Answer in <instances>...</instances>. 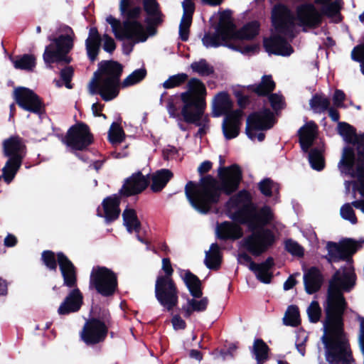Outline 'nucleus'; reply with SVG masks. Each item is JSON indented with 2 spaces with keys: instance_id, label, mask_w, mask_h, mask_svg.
Wrapping results in <instances>:
<instances>
[{
  "instance_id": "f257e3e1",
  "label": "nucleus",
  "mask_w": 364,
  "mask_h": 364,
  "mask_svg": "<svg viewBox=\"0 0 364 364\" xmlns=\"http://www.w3.org/2000/svg\"><path fill=\"white\" fill-rule=\"evenodd\" d=\"M226 209L230 218L245 225L251 232L240 241L241 247L249 253L259 256L274 244V233L264 228L272 220V211L267 205L257 210L248 191L242 190L232 196L226 203Z\"/></svg>"
},
{
  "instance_id": "f03ea898",
  "label": "nucleus",
  "mask_w": 364,
  "mask_h": 364,
  "mask_svg": "<svg viewBox=\"0 0 364 364\" xmlns=\"http://www.w3.org/2000/svg\"><path fill=\"white\" fill-rule=\"evenodd\" d=\"M360 245L355 240L346 239L340 243L328 242L325 258L329 263L346 260L344 267L338 269L329 281L326 301L323 305L328 323L341 328V318L347 307L343 292L350 291L355 285L356 276L351 262V256Z\"/></svg>"
},
{
  "instance_id": "7ed1b4c3",
  "label": "nucleus",
  "mask_w": 364,
  "mask_h": 364,
  "mask_svg": "<svg viewBox=\"0 0 364 364\" xmlns=\"http://www.w3.org/2000/svg\"><path fill=\"white\" fill-rule=\"evenodd\" d=\"M143 7L146 14V28L139 20L141 7L133 5L129 0L120 1L119 11L124 18L122 23L111 15L106 18L115 38L128 41L127 45H123L124 53L127 55L132 51L135 44L145 42L149 36H154L156 28L163 22L164 15L156 0H143Z\"/></svg>"
},
{
  "instance_id": "20e7f679",
  "label": "nucleus",
  "mask_w": 364,
  "mask_h": 364,
  "mask_svg": "<svg viewBox=\"0 0 364 364\" xmlns=\"http://www.w3.org/2000/svg\"><path fill=\"white\" fill-rule=\"evenodd\" d=\"M296 20L297 25L302 27L304 31H306L321 24V13L314 4L309 2L296 6V16L288 7L280 4L275 6L272 12L274 32L269 38L264 40L267 52L282 56H289L294 52L287 38L292 39L295 36Z\"/></svg>"
},
{
  "instance_id": "39448f33",
  "label": "nucleus",
  "mask_w": 364,
  "mask_h": 364,
  "mask_svg": "<svg viewBox=\"0 0 364 364\" xmlns=\"http://www.w3.org/2000/svg\"><path fill=\"white\" fill-rule=\"evenodd\" d=\"M225 160L220 156V166L217 181L210 176L203 177L198 183L188 181L185 194L191 205L198 213H208L219 201L220 193L230 195L239 187L242 178V171L237 164L223 167Z\"/></svg>"
},
{
  "instance_id": "423d86ee",
  "label": "nucleus",
  "mask_w": 364,
  "mask_h": 364,
  "mask_svg": "<svg viewBox=\"0 0 364 364\" xmlns=\"http://www.w3.org/2000/svg\"><path fill=\"white\" fill-rule=\"evenodd\" d=\"M338 130L346 141H353L358 154L356 159L352 148H344L338 168L341 173L357 178L358 191L364 197V136L356 137L355 129L346 122H339Z\"/></svg>"
},
{
  "instance_id": "0eeeda50",
  "label": "nucleus",
  "mask_w": 364,
  "mask_h": 364,
  "mask_svg": "<svg viewBox=\"0 0 364 364\" xmlns=\"http://www.w3.org/2000/svg\"><path fill=\"white\" fill-rule=\"evenodd\" d=\"M187 90L179 95L169 96L165 104L170 117L184 121H190L191 113L206 96V88L203 82L198 78H191L186 85Z\"/></svg>"
},
{
  "instance_id": "6e6552de",
  "label": "nucleus",
  "mask_w": 364,
  "mask_h": 364,
  "mask_svg": "<svg viewBox=\"0 0 364 364\" xmlns=\"http://www.w3.org/2000/svg\"><path fill=\"white\" fill-rule=\"evenodd\" d=\"M341 328L328 323V318L323 322V335L321 341L325 348V356L330 364H353L350 345L343 331V316Z\"/></svg>"
},
{
  "instance_id": "1a4fd4ad",
  "label": "nucleus",
  "mask_w": 364,
  "mask_h": 364,
  "mask_svg": "<svg viewBox=\"0 0 364 364\" xmlns=\"http://www.w3.org/2000/svg\"><path fill=\"white\" fill-rule=\"evenodd\" d=\"M100 70L98 79H92L90 82V92L92 95L98 93L105 101H110L119 94L122 66L114 61L101 62Z\"/></svg>"
},
{
  "instance_id": "9d476101",
  "label": "nucleus",
  "mask_w": 364,
  "mask_h": 364,
  "mask_svg": "<svg viewBox=\"0 0 364 364\" xmlns=\"http://www.w3.org/2000/svg\"><path fill=\"white\" fill-rule=\"evenodd\" d=\"M60 34L56 37L49 36L48 40L50 42L46 46L43 59L48 68H51L53 63L68 65L72 61L69 53L74 47L75 33L68 26H63L60 28Z\"/></svg>"
},
{
  "instance_id": "9b49d317",
  "label": "nucleus",
  "mask_w": 364,
  "mask_h": 364,
  "mask_svg": "<svg viewBox=\"0 0 364 364\" xmlns=\"http://www.w3.org/2000/svg\"><path fill=\"white\" fill-rule=\"evenodd\" d=\"M233 102L226 92L218 93L213 101V117L225 115L222 123L225 138L230 140L237 137L240 133L243 112L240 109L232 110Z\"/></svg>"
},
{
  "instance_id": "f8f14e48",
  "label": "nucleus",
  "mask_w": 364,
  "mask_h": 364,
  "mask_svg": "<svg viewBox=\"0 0 364 364\" xmlns=\"http://www.w3.org/2000/svg\"><path fill=\"white\" fill-rule=\"evenodd\" d=\"M3 154L8 160L2 168V176L9 184L14 180L26 156V146L22 139L11 136L5 139L3 141Z\"/></svg>"
},
{
  "instance_id": "ddd939ff",
  "label": "nucleus",
  "mask_w": 364,
  "mask_h": 364,
  "mask_svg": "<svg viewBox=\"0 0 364 364\" xmlns=\"http://www.w3.org/2000/svg\"><path fill=\"white\" fill-rule=\"evenodd\" d=\"M231 11L225 10L220 13L219 22L213 33H205L202 38L203 46L207 48H218L227 46V42L233 39L234 25L231 20Z\"/></svg>"
},
{
  "instance_id": "4468645a",
  "label": "nucleus",
  "mask_w": 364,
  "mask_h": 364,
  "mask_svg": "<svg viewBox=\"0 0 364 364\" xmlns=\"http://www.w3.org/2000/svg\"><path fill=\"white\" fill-rule=\"evenodd\" d=\"M183 279L188 289L191 294L194 297L188 299L187 303L182 306L184 316L188 318L193 312L204 311L208 306V299L206 297L197 300L195 298H200L202 296L201 283L200 279L189 271L184 272Z\"/></svg>"
},
{
  "instance_id": "2eb2a0df",
  "label": "nucleus",
  "mask_w": 364,
  "mask_h": 364,
  "mask_svg": "<svg viewBox=\"0 0 364 364\" xmlns=\"http://www.w3.org/2000/svg\"><path fill=\"white\" fill-rule=\"evenodd\" d=\"M274 123L273 112L269 109L264 108L249 115L247 119L245 132L251 140L257 139L258 141H262L265 134L262 132L257 133V131L269 129L273 127Z\"/></svg>"
},
{
  "instance_id": "dca6fc26",
  "label": "nucleus",
  "mask_w": 364,
  "mask_h": 364,
  "mask_svg": "<svg viewBox=\"0 0 364 364\" xmlns=\"http://www.w3.org/2000/svg\"><path fill=\"white\" fill-rule=\"evenodd\" d=\"M90 286L104 296H112L117 288V275L105 267H94L90 274Z\"/></svg>"
},
{
  "instance_id": "f3484780",
  "label": "nucleus",
  "mask_w": 364,
  "mask_h": 364,
  "mask_svg": "<svg viewBox=\"0 0 364 364\" xmlns=\"http://www.w3.org/2000/svg\"><path fill=\"white\" fill-rule=\"evenodd\" d=\"M178 290L168 277H158L155 284V296L159 303L168 311H171L178 301Z\"/></svg>"
},
{
  "instance_id": "a211bd4d",
  "label": "nucleus",
  "mask_w": 364,
  "mask_h": 364,
  "mask_svg": "<svg viewBox=\"0 0 364 364\" xmlns=\"http://www.w3.org/2000/svg\"><path fill=\"white\" fill-rule=\"evenodd\" d=\"M93 141L89 127L82 123L71 127L63 142L74 150H84Z\"/></svg>"
},
{
  "instance_id": "6ab92c4d",
  "label": "nucleus",
  "mask_w": 364,
  "mask_h": 364,
  "mask_svg": "<svg viewBox=\"0 0 364 364\" xmlns=\"http://www.w3.org/2000/svg\"><path fill=\"white\" fill-rule=\"evenodd\" d=\"M108 333V326L105 321L92 318L86 321L80 338L87 346H94L103 342Z\"/></svg>"
},
{
  "instance_id": "aec40b11",
  "label": "nucleus",
  "mask_w": 364,
  "mask_h": 364,
  "mask_svg": "<svg viewBox=\"0 0 364 364\" xmlns=\"http://www.w3.org/2000/svg\"><path fill=\"white\" fill-rule=\"evenodd\" d=\"M16 103L23 109L41 115L44 110L43 104L38 96L31 90L26 87L14 90Z\"/></svg>"
},
{
  "instance_id": "412c9836",
  "label": "nucleus",
  "mask_w": 364,
  "mask_h": 364,
  "mask_svg": "<svg viewBox=\"0 0 364 364\" xmlns=\"http://www.w3.org/2000/svg\"><path fill=\"white\" fill-rule=\"evenodd\" d=\"M149 181L141 172L133 173L126 180L120 192L125 196L138 194L143 191L148 186Z\"/></svg>"
},
{
  "instance_id": "4be33fe9",
  "label": "nucleus",
  "mask_w": 364,
  "mask_h": 364,
  "mask_svg": "<svg viewBox=\"0 0 364 364\" xmlns=\"http://www.w3.org/2000/svg\"><path fill=\"white\" fill-rule=\"evenodd\" d=\"M57 259L63 278V284L70 288L75 287L76 271L72 262L63 252L58 253Z\"/></svg>"
},
{
  "instance_id": "5701e85b",
  "label": "nucleus",
  "mask_w": 364,
  "mask_h": 364,
  "mask_svg": "<svg viewBox=\"0 0 364 364\" xmlns=\"http://www.w3.org/2000/svg\"><path fill=\"white\" fill-rule=\"evenodd\" d=\"M206 107L205 97L200 101L194 110L191 113L192 114L190 121H186L188 123L195 124L199 127L197 136L202 137L207 133L209 129V117L204 114V110Z\"/></svg>"
},
{
  "instance_id": "b1692460",
  "label": "nucleus",
  "mask_w": 364,
  "mask_h": 364,
  "mask_svg": "<svg viewBox=\"0 0 364 364\" xmlns=\"http://www.w3.org/2000/svg\"><path fill=\"white\" fill-rule=\"evenodd\" d=\"M119 203L120 196L119 195L114 194L107 197L102 202L103 213L98 208L97 215L104 217L107 223L115 220L120 213Z\"/></svg>"
},
{
  "instance_id": "393cba45",
  "label": "nucleus",
  "mask_w": 364,
  "mask_h": 364,
  "mask_svg": "<svg viewBox=\"0 0 364 364\" xmlns=\"http://www.w3.org/2000/svg\"><path fill=\"white\" fill-rule=\"evenodd\" d=\"M82 304V295L78 289H74L65 297L60 305L58 313L59 315H67L77 311Z\"/></svg>"
},
{
  "instance_id": "a878e982",
  "label": "nucleus",
  "mask_w": 364,
  "mask_h": 364,
  "mask_svg": "<svg viewBox=\"0 0 364 364\" xmlns=\"http://www.w3.org/2000/svg\"><path fill=\"white\" fill-rule=\"evenodd\" d=\"M323 282V274L317 267H312L304 274V287L309 294L317 292L321 289Z\"/></svg>"
},
{
  "instance_id": "bb28decb",
  "label": "nucleus",
  "mask_w": 364,
  "mask_h": 364,
  "mask_svg": "<svg viewBox=\"0 0 364 364\" xmlns=\"http://www.w3.org/2000/svg\"><path fill=\"white\" fill-rule=\"evenodd\" d=\"M317 126L314 122H309L301 127L299 131V143L304 153H308L316 136Z\"/></svg>"
},
{
  "instance_id": "cd10ccee",
  "label": "nucleus",
  "mask_w": 364,
  "mask_h": 364,
  "mask_svg": "<svg viewBox=\"0 0 364 364\" xmlns=\"http://www.w3.org/2000/svg\"><path fill=\"white\" fill-rule=\"evenodd\" d=\"M122 217L124 225L127 230L129 233L134 232L136 234L137 240L146 244V242L139 235L141 230V223L138 219L136 211L132 208H126L122 213Z\"/></svg>"
},
{
  "instance_id": "c85d7f7f",
  "label": "nucleus",
  "mask_w": 364,
  "mask_h": 364,
  "mask_svg": "<svg viewBox=\"0 0 364 364\" xmlns=\"http://www.w3.org/2000/svg\"><path fill=\"white\" fill-rule=\"evenodd\" d=\"M274 259L272 257H269L265 261L257 264L256 262L252 263V267L256 268L255 276L256 278L262 283L269 284L273 277V274L271 269L274 266Z\"/></svg>"
},
{
  "instance_id": "c756f323",
  "label": "nucleus",
  "mask_w": 364,
  "mask_h": 364,
  "mask_svg": "<svg viewBox=\"0 0 364 364\" xmlns=\"http://www.w3.org/2000/svg\"><path fill=\"white\" fill-rule=\"evenodd\" d=\"M216 232L221 239H238L243 234L242 228L238 225L228 221L218 224Z\"/></svg>"
},
{
  "instance_id": "7c9ffc66",
  "label": "nucleus",
  "mask_w": 364,
  "mask_h": 364,
  "mask_svg": "<svg viewBox=\"0 0 364 364\" xmlns=\"http://www.w3.org/2000/svg\"><path fill=\"white\" fill-rule=\"evenodd\" d=\"M173 177V173L166 168L156 171L151 176V188L154 192L161 191Z\"/></svg>"
},
{
  "instance_id": "2f4dec72",
  "label": "nucleus",
  "mask_w": 364,
  "mask_h": 364,
  "mask_svg": "<svg viewBox=\"0 0 364 364\" xmlns=\"http://www.w3.org/2000/svg\"><path fill=\"white\" fill-rule=\"evenodd\" d=\"M14 67L18 70L32 71L36 64V57L32 54H23L15 57H9Z\"/></svg>"
},
{
  "instance_id": "473e14b6",
  "label": "nucleus",
  "mask_w": 364,
  "mask_h": 364,
  "mask_svg": "<svg viewBox=\"0 0 364 364\" xmlns=\"http://www.w3.org/2000/svg\"><path fill=\"white\" fill-rule=\"evenodd\" d=\"M204 262L209 269L218 268L221 262V252L218 244L213 243L210 250L205 252Z\"/></svg>"
},
{
  "instance_id": "72a5a7b5",
  "label": "nucleus",
  "mask_w": 364,
  "mask_h": 364,
  "mask_svg": "<svg viewBox=\"0 0 364 364\" xmlns=\"http://www.w3.org/2000/svg\"><path fill=\"white\" fill-rule=\"evenodd\" d=\"M259 24L257 21H253L244 25L238 31H234L233 39L238 38L241 39L254 38L259 33Z\"/></svg>"
},
{
  "instance_id": "f704fd0d",
  "label": "nucleus",
  "mask_w": 364,
  "mask_h": 364,
  "mask_svg": "<svg viewBox=\"0 0 364 364\" xmlns=\"http://www.w3.org/2000/svg\"><path fill=\"white\" fill-rule=\"evenodd\" d=\"M269 348L262 339L255 340L251 350L257 364H263L268 358Z\"/></svg>"
},
{
  "instance_id": "c9c22d12",
  "label": "nucleus",
  "mask_w": 364,
  "mask_h": 364,
  "mask_svg": "<svg viewBox=\"0 0 364 364\" xmlns=\"http://www.w3.org/2000/svg\"><path fill=\"white\" fill-rule=\"evenodd\" d=\"M274 87L275 83L271 75H264L262 77L260 83L249 86L251 90L259 95H265L270 93L274 89Z\"/></svg>"
},
{
  "instance_id": "e433bc0d",
  "label": "nucleus",
  "mask_w": 364,
  "mask_h": 364,
  "mask_svg": "<svg viewBox=\"0 0 364 364\" xmlns=\"http://www.w3.org/2000/svg\"><path fill=\"white\" fill-rule=\"evenodd\" d=\"M330 100L324 95L316 94L309 101V105L316 113L326 112L330 106Z\"/></svg>"
},
{
  "instance_id": "4c0bfd02",
  "label": "nucleus",
  "mask_w": 364,
  "mask_h": 364,
  "mask_svg": "<svg viewBox=\"0 0 364 364\" xmlns=\"http://www.w3.org/2000/svg\"><path fill=\"white\" fill-rule=\"evenodd\" d=\"M308 159L311 167L316 171H321L324 167V159L322 149L316 147L312 149L308 154Z\"/></svg>"
},
{
  "instance_id": "58836bf2",
  "label": "nucleus",
  "mask_w": 364,
  "mask_h": 364,
  "mask_svg": "<svg viewBox=\"0 0 364 364\" xmlns=\"http://www.w3.org/2000/svg\"><path fill=\"white\" fill-rule=\"evenodd\" d=\"M125 137V134L120 125L116 122H113L110 126L108 132V139L109 142L114 146L119 144Z\"/></svg>"
},
{
  "instance_id": "ea45409f",
  "label": "nucleus",
  "mask_w": 364,
  "mask_h": 364,
  "mask_svg": "<svg viewBox=\"0 0 364 364\" xmlns=\"http://www.w3.org/2000/svg\"><path fill=\"white\" fill-rule=\"evenodd\" d=\"M191 68L194 73H198L203 77H207L214 73L213 67L210 65L205 59H200L191 64Z\"/></svg>"
},
{
  "instance_id": "a19ab883",
  "label": "nucleus",
  "mask_w": 364,
  "mask_h": 364,
  "mask_svg": "<svg viewBox=\"0 0 364 364\" xmlns=\"http://www.w3.org/2000/svg\"><path fill=\"white\" fill-rule=\"evenodd\" d=\"M146 75V70L142 67L133 71L122 82L123 87L132 86L141 82Z\"/></svg>"
},
{
  "instance_id": "79ce46f5",
  "label": "nucleus",
  "mask_w": 364,
  "mask_h": 364,
  "mask_svg": "<svg viewBox=\"0 0 364 364\" xmlns=\"http://www.w3.org/2000/svg\"><path fill=\"white\" fill-rule=\"evenodd\" d=\"M284 323L287 326H297L300 323L299 311L296 306H289L283 318Z\"/></svg>"
},
{
  "instance_id": "37998d69",
  "label": "nucleus",
  "mask_w": 364,
  "mask_h": 364,
  "mask_svg": "<svg viewBox=\"0 0 364 364\" xmlns=\"http://www.w3.org/2000/svg\"><path fill=\"white\" fill-rule=\"evenodd\" d=\"M188 75L186 73H178L170 76L163 84L162 86L165 89H171L178 87L188 80Z\"/></svg>"
},
{
  "instance_id": "c03bdc74",
  "label": "nucleus",
  "mask_w": 364,
  "mask_h": 364,
  "mask_svg": "<svg viewBox=\"0 0 364 364\" xmlns=\"http://www.w3.org/2000/svg\"><path fill=\"white\" fill-rule=\"evenodd\" d=\"M259 189L266 196H271L274 193H278L279 186L269 178H265L259 183Z\"/></svg>"
},
{
  "instance_id": "a18cd8bd",
  "label": "nucleus",
  "mask_w": 364,
  "mask_h": 364,
  "mask_svg": "<svg viewBox=\"0 0 364 364\" xmlns=\"http://www.w3.org/2000/svg\"><path fill=\"white\" fill-rule=\"evenodd\" d=\"M315 4L321 5L319 9L321 17L323 15L331 17L339 13L337 8L331 2V0H316Z\"/></svg>"
},
{
  "instance_id": "49530a36",
  "label": "nucleus",
  "mask_w": 364,
  "mask_h": 364,
  "mask_svg": "<svg viewBox=\"0 0 364 364\" xmlns=\"http://www.w3.org/2000/svg\"><path fill=\"white\" fill-rule=\"evenodd\" d=\"M102 41L86 39L85 47L87 56L91 61H95L98 55Z\"/></svg>"
},
{
  "instance_id": "de8ad7c7",
  "label": "nucleus",
  "mask_w": 364,
  "mask_h": 364,
  "mask_svg": "<svg viewBox=\"0 0 364 364\" xmlns=\"http://www.w3.org/2000/svg\"><path fill=\"white\" fill-rule=\"evenodd\" d=\"M309 319L311 323H316L321 316V307L316 301H313L307 308Z\"/></svg>"
},
{
  "instance_id": "09e8293b",
  "label": "nucleus",
  "mask_w": 364,
  "mask_h": 364,
  "mask_svg": "<svg viewBox=\"0 0 364 364\" xmlns=\"http://www.w3.org/2000/svg\"><path fill=\"white\" fill-rule=\"evenodd\" d=\"M351 58L360 63V70L364 75V44L358 45L353 49Z\"/></svg>"
},
{
  "instance_id": "8fccbe9b",
  "label": "nucleus",
  "mask_w": 364,
  "mask_h": 364,
  "mask_svg": "<svg viewBox=\"0 0 364 364\" xmlns=\"http://www.w3.org/2000/svg\"><path fill=\"white\" fill-rule=\"evenodd\" d=\"M351 205L352 204L350 205V203L344 204L341 208V215L343 219L349 220L352 224H355L357 218Z\"/></svg>"
},
{
  "instance_id": "3c124183",
  "label": "nucleus",
  "mask_w": 364,
  "mask_h": 364,
  "mask_svg": "<svg viewBox=\"0 0 364 364\" xmlns=\"http://www.w3.org/2000/svg\"><path fill=\"white\" fill-rule=\"evenodd\" d=\"M42 259L45 265L51 270H55L57 267L56 259L54 252L46 250L42 253Z\"/></svg>"
},
{
  "instance_id": "603ef678",
  "label": "nucleus",
  "mask_w": 364,
  "mask_h": 364,
  "mask_svg": "<svg viewBox=\"0 0 364 364\" xmlns=\"http://www.w3.org/2000/svg\"><path fill=\"white\" fill-rule=\"evenodd\" d=\"M285 248L292 255L303 256L304 249L296 242L292 240H287L285 242Z\"/></svg>"
},
{
  "instance_id": "864d4df0",
  "label": "nucleus",
  "mask_w": 364,
  "mask_h": 364,
  "mask_svg": "<svg viewBox=\"0 0 364 364\" xmlns=\"http://www.w3.org/2000/svg\"><path fill=\"white\" fill-rule=\"evenodd\" d=\"M192 21L189 18L181 19L179 25V37L182 41H187L189 37V28Z\"/></svg>"
},
{
  "instance_id": "5fc2aeb1",
  "label": "nucleus",
  "mask_w": 364,
  "mask_h": 364,
  "mask_svg": "<svg viewBox=\"0 0 364 364\" xmlns=\"http://www.w3.org/2000/svg\"><path fill=\"white\" fill-rule=\"evenodd\" d=\"M61 80L63 81L65 86L68 89H71L72 85L70 81L73 75V69L70 66H67L62 69L60 73Z\"/></svg>"
},
{
  "instance_id": "6e6d98bb",
  "label": "nucleus",
  "mask_w": 364,
  "mask_h": 364,
  "mask_svg": "<svg viewBox=\"0 0 364 364\" xmlns=\"http://www.w3.org/2000/svg\"><path fill=\"white\" fill-rule=\"evenodd\" d=\"M183 14L181 19H188L189 18L192 21L193 14L195 9L194 4L192 0H184L182 4Z\"/></svg>"
},
{
  "instance_id": "4d7b16f0",
  "label": "nucleus",
  "mask_w": 364,
  "mask_h": 364,
  "mask_svg": "<svg viewBox=\"0 0 364 364\" xmlns=\"http://www.w3.org/2000/svg\"><path fill=\"white\" fill-rule=\"evenodd\" d=\"M102 41H103V49L106 52L112 53L115 50L116 44L111 36L104 34L102 37Z\"/></svg>"
},
{
  "instance_id": "13d9d810",
  "label": "nucleus",
  "mask_w": 364,
  "mask_h": 364,
  "mask_svg": "<svg viewBox=\"0 0 364 364\" xmlns=\"http://www.w3.org/2000/svg\"><path fill=\"white\" fill-rule=\"evenodd\" d=\"M269 100L274 110L277 111L283 107V97L281 95L272 94L269 97Z\"/></svg>"
},
{
  "instance_id": "bf43d9fd",
  "label": "nucleus",
  "mask_w": 364,
  "mask_h": 364,
  "mask_svg": "<svg viewBox=\"0 0 364 364\" xmlns=\"http://www.w3.org/2000/svg\"><path fill=\"white\" fill-rule=\"evenodd\" d=\"M237 261L240 264L247 266L248 268L250 269V270H251L252 272H253L255 274L256 268H253L251 265L252 263L255 262L252 261L251 257L248 254H247V253L239 254L237 256Z\"/></svg>"
},
{
  "instance_id": "052dcab7",
  "label": "nucleus",
  "mask_w": 364,
  "mask_h": 364,
  "mask_svg": "<svg viewBox=\"0 0 364 364\" xmlns=\"http://www.w3.org/2000/svg\"><path fill=\"white\" fill-rule=\"evenodd\" d=\"M345 97H346V95L342 90H336L333 96V101L334 105L337 107H344L343 102L345 100Z\"/></svg>"
},
{
  "instance_id": "680f3d73",
  "label": "nucleus",
  "mask_w": 364,
  "mask_h": 364,
  "mask_svg": "<svg viewBox=\"0 0 364 364\" xmlns=\"http://www.w3.org/2000/svg\"><path fill=\"white\" fill-rule=\"evenodd\" d=\"M163 154L166 159H174L178 154V149L173 146L168 145L163 150Z\"/></svg>"
},
{
  "instance_id": "e2e57ef3",
  "label": "nucleus",
  "mask_w": 364,
  "mask_h": 364,
  "mask_svg": "<svg viewBox=\"0 0 364 364\" xmlns=\"http://www.w3.org/2000/svg\"><path fill=\"white\" fill-rule=\"evenodd\" d=\"M171 323L175 330H181L186 328V322L178 315L172 318Z\"/></svg>"
},
{
  "instance_id": "0e129e2a",
  "label": "nucleus",
  "mask_w": 364,
  "mask_h": 364,
  "mask_svg": "<svg viewBox=\"0 0 364 364\" xmlns=\"http://www.w3.org/2000/svg\"><path fill=\"white\" fill-rule=\"evenodd\" d=\"M162 269L165 272L166 275L164 277H168L171 278V276L173 273V269L171 264L170 259L168 258H164L162 259Z\"/></svg>"
},
{
  "instance_id": "69168bd1",
  "label": "nucleus",
  "mask_w": 364,
  "mask_h": 364,
  "mask_svg": "<svg viewBox=\"0 0 364 364\" xmlns=\"http://www.w3.org/2000/svg\"><path fill=\"white\" fill-rule=\"evenodd\" d=\"M87 39H91V41H102V37L98 33L97 29L95 27L90 28L89 31V36Z\"/></svg>"
},
{
  "instance_id": "338daca9",
  "label": "nucleus",
  "mask_w": 364,
  "mask_h": 364,
  "mask_svg": "<svg viewBox=\"0 0 364 364\" xmlns=\"http://www.w3.org/2000/svg\"><path fill=\"white\" fill-rule=\"evenodd\" d=\"M212 167L211 162L208 161H203L198 168V171L200 173V174H203L205 173H207L209 171V170Z\"/></svg>"
},
{
  "instance_id": "774afa93",
  "label": "nucleus",
  "mask_w": 364,
  "mask_h": 364,
  "mask_svg": "<svg viewBox=\"0 0 364 364\" xmlns=\"http://www.w3.org/2000/svg\"><path fill=\"white\" fill-rule=\"evenodd\" d=\"M17 242L16 237L11 234H9L4 239V245L6 247H14Z\"/></svg>"
}]
</instances>
